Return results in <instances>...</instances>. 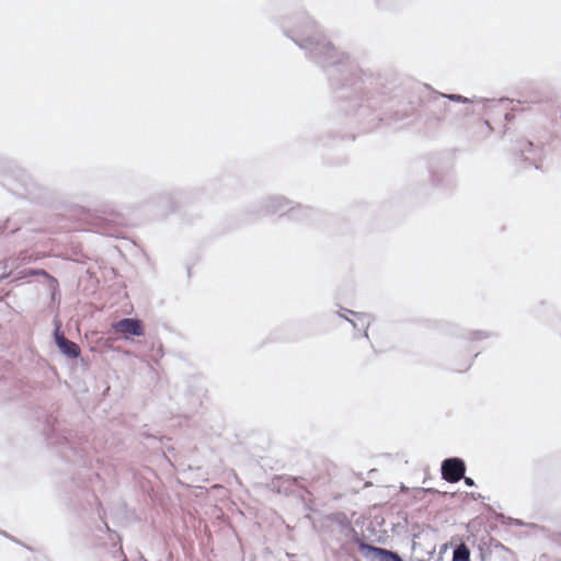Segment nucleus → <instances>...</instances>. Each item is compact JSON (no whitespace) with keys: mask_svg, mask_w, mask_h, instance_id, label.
<instances>
[{"mask_svg":"<svg viewBox=\"0 0 561 561\" xmlns=\"http://www.w3.org/2000/svg\"><path fill=\"white\" fill-rule=\"evenodd\" d=\"M282 27L307 58L325 71L341 111L366 122L367 129L383 121L388 98L377 79L365 73L348 55L337 51L307 13L286 18Z\"/></svg>","mask_w":561,"mask_h":561,"instance_id":"obj_1","label":"nucleus"},{"mask_svg":"<svg viewBox=\"0 0 561 561\" xmlns=\"http://www.w3.org/2000/svg\"><path fill=\"white\" fill-rule=\"evenodd\" d=\"M433 96L430 99L432 112L436 121L449 122L458 124L466 117L478 113L485 114L497 104L508 102V99H469L455 93H440L432 91Z\"/></svg>","mask_w":561,"mask_h":561,"instance_id":"obj_2","label":"nucleus"},{"mask_svg":"<svg viewBox=\"0 0 561 561\" xmlns=\"http://www.w3.org/2000/svg\"><path fill=\"white\" fill-rule=\"evenodd\" d=\"M320 536L332 548L344 552L350 551L352 543L364 542L353 527L350 518L343 512H335L323 516L320 520Z\"/></svg>","mask_w":561,"mask_h":561,"instance_id":"obj_3","label":"nucleus"},{"mask_svg":"<svg viewBox=\"0 0 561 561\" xmlns=\"http://www.w3.org/2000/svg\"><path fill=\"white\" fill-rule=\"evenodd\" d=\"M259 215H287L293 220L305 221L313 217L316 211L301 205L294 206L293 202L284 196H270L261 202Z\"/></svg>","mask_w":561,"mask_h":561,"instance_id":"obj_4","label":"nucleus"},{"mask_svg":"<svg viewBox=\"0 0 561 561\" xmlns=\"http://www.w3.org/2000/svg\"><path fill=\"white\" fill-rule=\"evenodd\" d=\"M0 183L18 196H28L33 193V180L28 172L14 168L0 176Z\"/></svg>","mask_w":561,"mask_h":561,"instance_id":"obj_5","label":"nucleus"},{"mask_svg":"<svg viewBox=\"0 0 561 561\" xmlns=\"http://www.w3.org/2000/svg\"><path fill=\"white\" fill-rule=\"evenodd\" d=\"M442 478L449 483H457L466 474V462L459 457H449L442 461Z\"/></svg>","mask_w":561,"mask_h":561,"instance_id":"obj_6","label":"nucleus"},{"mask_svg":"<svg viewBox=\"0 0 561 561\" xmlns=\"http://www.w3.org/2000/svg\"><path fill=\"white\" fill-rule=\"evenodd\" d=\"M359 551L367 561H404L398 552L367 542H359Z\"/></svg>","mask_w":561,"mask_h":561,"instance_id":"obj_7","label":"nucleus"},{"mask_svg":"<svg viewBox=\"0 0 561 561\" xmlns=\"http://www.w3.org/2000/svg\"><path fill=\"white\" fill-rule=\"evenodd\" d=\"M113 330L126 339L145 334L142 321L137 318H123L113 324Z\"/></svg>","mask_w":561,"mask_h":561,"instance_id":"obj_8","label":"nucleus"},{"mask_svg":"<svg viewBox=\"0 0 561 561\" xmlns=\"http://www.w3.org/2000/svg\"><path fill=\"white\" fill-rule=\"evenodd\" d=\"M60 322H56V328L54 331V340L58 350L68 358H77L80 356V347L77 343L68 340L64 333L60 331Z\"/></svg>","mask_w":561,"mask_h":561,"instance_id":"obj_9","label":"nucleus"},{"mask_svg":"<svg viewBox=\"0 0 561 561\" xmlns=\"http://www.w3.org/2000/svg\"><path fill=\"white\" fill-rule=\"evenodd\" d=\"M343 312H340L341 318L346 319L354 329L363 330V336L368 337V328L373 320V316L364 312H356L350 309L342 308Z\"/></svg>","mask_w":561,"mask_h":561,"instance_id":"obj_10","label":"nucleus"},{"mask_svg":"<svg viewBox=\"0 0 561 561\" xmlns=\"http://www.w3.org/2000/svg\"><path fill=\"white\" fill-rule=\"evenodd\" d=\"M432 182L433 185L440 187L444 191H451L457 184L454 172L449 170L435 172L432 175Z\"/></svg>","mask_w":561,"mask_h":561,"instance_id":"obj_11","label":"nucleus"},{"mask_svg":"<svg viewBox=\"0 0 561 561\" xmlns=\"http://www.w3.org/2000/svg\"><path fill=\"white\" fill-rule=\"evenodd\" d=\"M101 220L106 222V227L103 229V233L112 234V225H123L125 217L124 215L116 209H104L102 210V215L99 217Z\"/></svg>","mask_w":561,"mask_h":561,"instance_id":"obj_12","label":"nucleus"},{"mask_svg":"<svg viewBox=\"0 0 561 561\" xmlns=\"http://www.w3.org/2000/svg\"><path fill=\"white\" fill-rule=\"evenodd\" d=\"M9 267H13V262H11V260H4L0 262V283L7 278H10V282H14L26 276L25 272H19L18 275H14L12 271L7 273L5 271Z\"/></svg>","mask_w":561,"mask_h":561,"instance_id":"obj_13","label":"nucleus"},{"mask_svg":"<svg viewBox=\"0 0 561 561\" xmlns=\"http://www.w3.org/2000/svg\"><path fill=\"white\" fill-rule=\"evenodd\" d=\"M451 561H470V550L465 543L455 547Z\"/></svg>","mask_w":561,"mask_h":561,"instance_id":"obj_14","label":"nucleus"},{"mask_svg":"<svg viewBox=\"0 0 561 561\" xmlns=\"http://www.w3.org/2000/svg\"><path fill=\"white\" fill-rule=\"evenodd\" d=\"M463 336L469 341H480V340L497 336V334L494 332H491V331L476 330V331H468Z\"/></svg>","mask_w":561,"mask_h":561,"instance_id":"obj_15","label":"nucleus"},{"mask_svg":"<svg viewBox=\"0 0 561 561\" xmlns=\"http://www.w3.org/2000/svg\"><path fill=\"white\" fill-rule=\"evenodd\" d=\"M519 150L522 154L525 156V160H530V158L527 157L526 153H529L534 150V144L529 140H520Z\"/></svg>","mask_w":561,"mask_h":561,"instance_id":"obj_16","label":"nucleus"},{"mask_svg":"<svg viewBox=\"0 0 561 561\" xmlns=\"http://www.w3.org/2000/svg\"><path fill=\"white\" fill-rule=\"evenodd\" d=\"M499 519L506 525H516V526H523L524 523L520 519H516L513 517H506L503 514L499 515Z\"/></svg>","mask_w":561,"mask_h":561,"instance_id":"obj_17","label":"nucleus"},{"mask_svg":"<svg viewBox=\"0 0 561 561\" xmlns=\"http://www.w3.org/2000/svg\"><path fill=\"white\" fill-rule=\"evenodd\" d=\"M462 479H463V482H465V484H466L467 486H473V485H474V481H473V479H472V478H470V477H466V476H465V478H462Z\"/></svg>","mask_w":561,"mask_h":561,"instance_id":"obj_18","label":"nucleus"},{"mask_svg":"<svg viewBox=\"0 0 561 561\" xmlns=\"http://www.w3.org/2000/svg\"><path fill=\"white\" fill-rule=\"evenodd\" d=\"M483 125L486 128V133L490 134L492 131V126L490 125L489 121H484Z\"/></svg>","mask_w":561,"mask_h":561,"instance_id":"obj_19","label":"nucleus"},{"mask_svg":"<svg viewBox=\"0 0 561 561\" xmlns=\"http://www.w3.org/2000/svg\"><path fill=\"white\" fill-rule=\"evenodd\" d=\"M471 366V360L463 367V368H458L457 370L458 371H465L467 370L469 367Z\"/></svg>","mask_w":561,"mask_h":561,"instance_id":"obj_20","label":"nucleus"},{"mask_svg":"<svg viewBox=\"0 0 561 561\" xmlns=\"http://www.w3.org/2000/svg\"><path fill=\"white\" fill-rule=\"evenodd\" d=\"M31 273L32 274H46V272L44 270L36 271V272L32 271Z\"/></svg>","mask_w":561,"mask_h":561,"instance_id":"obj_21","label":"nucleus"},{"mask_svg":"<svg viewBox=\"0 0 561 561\" xmlns=\"http://www.w3.org/2000/svg\"><path fill=\"white\" fill-rule=\"evenodd\" d=\"M533 163H534V165H535V168H536V169H539V165H538V163L536 162V159H535V158H533Z\"/></svg>","mask_w":561,"mask_h":561,"instance_id":"obj_22","label":"nucleus"},{"mask_svg":"<svg viewBox=\"0 0 561 561\" xmlns=\"http://www.w3.org/2000/svg\"><path fill=\"white\" fill-rule=\"evenodd\" d=\"M505 119H506V121H510V119H511V114H510V113H505Z\"/></svg>","mask_w":561,"mask_h":561,"instance_id":"obj_23","label":"nucleus"},{"mask_svg":"<svg viewBox=\"0 0 561 561\" xmlns=\"http://www.w3.org/2000/svg\"><path fill=\"white\" fill-rule=\"evenodd\" d=\"M434 553H435V548H433V549L428 552V556H430V557H432Z\"/></svg>","mask_w":561,"mask_h":561,"instance_id":"obj_24","label":"nucleus"},{"mask_svg":"<svg viewBox=\"0 0 561 561\" xmlns=\"http://www.w3.org/2000/svg\"><path fill=\"white\" fill-rule=\"evenodd\" d=\"M7 229V227H1L0 231L3 232Z\"/></svg>","mask_w":561,"mask_h":561,"instance_id":"obj_25","label":"nucleus"},{"mask_svg":"<svg viewBox=\"0 0 561 561\" xmlns=\"http://www.w3.org/2000/svg\"><path fill=\"white\" fill-rule=\"evenodd\" d=\"M16 230H18V228H16V227H15V228H12V229H11V232H15Z\"/></svg>","mask_w":561,"mask_h":561,"instance_id":"obj_26","label":"nucleus"}]
</instances>
